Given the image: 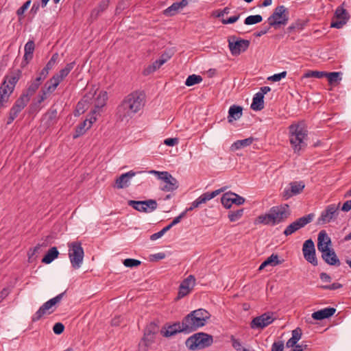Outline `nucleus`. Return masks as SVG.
Masks as SVG:
<instances>
[{
  "mask_svg": "<svg viewBox=\"0 0 351 351\" xmlns=\"http://www.w3.org/2000/svg\"><path fill=\"white\" fill-rule=\"evenodd\" d=\"M290 215L287 204L271 207L266 214L259 215L254 221V224L275 226L285 221Z\"/></svg>",
  "mask_w": 351,
  "mask_h": 351,
  "instance_id": "f257e3e1",
  "label": "nucleus"
},
{
  "mask_svg": "<svg viewBox=\"0 0 351 351\" xmlns=\"http://www.w3.org/2000/svg\"><path fill=\"white\" fill-rule=\"evenodd\" d=\"M307 135V130L301 123L291 124L289 127V142L295 153L306 147Z\"/></svg>",
  "mask_w": 351,
  "mask_h": 351,
  "instance_id": "f03ea898",
  "label": "nucleus"
},
{
  "mask_svg": "<svg viewBox=\"0 0 351 351\" xmlns=\"http://www.w3.org/2000/svg\"><path fill=\"white\" fill-rule=\"evenodd\" d=\"M213 337L204 332H198L189 337L185 343L186 346L191 350H201L212 345Z\"/></svg>",
  "mask_w": 351,
  "mask_h": 351,
  "instance_id": "7ed1b4c3",
  "label": "nucleus"
},
{
  "mask_svg": "<svg viewBox=\"0 0 351 351\" xmlns=\"http://www.w3.org/2000/svg\"><path fill=\"white\" fill-rule=\"evenodd\" d=\"M64 293L65 291L45 302L34 314L32 317V321L36 322L40 320L45 315H49L54 312L56 308V305L61 301Z\"/></svg>",
  "mask_w": 351,
  "mask_h": 351,
  "instance_id": "20e7f679",
  "label": "nucleus"
},
{
  "mask_svg": "<svg viewBox=\"0 0 351 351\" xmlns=\"http://www.w3.org/2000/svg\"><path fill=\"white\" fill-rule=\"evenodd\" d=\"M69 257L71 264L74 269H79L84 258V250L80 241H73L68 243Z\"/></svg>",
  "mask_w": 351,
  "mask_h": 351,
  "instance_id": "39448f33",
  "label": "nucleus"
},
{
  "mask_svg": "<svg viewBox=\"0 0 351 351\" xmlns=\"http://www.w3.org/2000/svg\"><path fill=\"white\" fill-rule=\"evenodd\" d=\"M158 331V326L154 323H150L145 330L144 336L139 343V351H148L152 345L154 343L156 335Z\"/></svg>",
  "mask_w": 351,
  "mask_h": 351,
  "instance_id": "423d86ee",
  "label": "nucleus"
},
{
  "mask_svg": "<svg viewBox=\"0 0 351 351\" xmlns=\"http://www.w3.org/2000/svg\"><path fill=\"white\" fill-rule=\"evenodd\" d=\"M149 173L156 176L159 180L163 182V184L161 186L162 191L167 192L173 191L178 187L177 180L169 172L152 170Z\"/></svg>",
  "mask_w": 351,
  "mask_h": 351,
  "instance_id": "0eeeda50",
  "label": "nucleus"
},
{
  "mask_svg": "<svg viewBox=\"0 0 351 351\" xmlns=\"http://www.w3.org/2000/svg\"><path fill=\"white\" fill-rule=\"evenodd\" d=\"M132 114V94L125 96L117 108L116 115L121 121H128Z\"/></svg>",
  "mask_w": 351,
  "mask_h": 351,
  "instance_id": "6e6552de",
  "label": "nucleus"
},
{
  "mask_svg": "<svg viewBox=\"0 0 351 351\" xmlns=\"http://www.w3.org/2000/svg\"><path fill=\"white\" fill-rule=\"evenodd\" d=\"M289 12L284 5L276 7L273 14L268 18L269 26L286 25L289 19Z\"/></svg>",
  "mask_w": 351,
  "mask_h": 351,
  "instance_id": "1a4fd4ad",
  "label": "nucleus"
},
{
  "mask_svg": "<svg viewBox=\"0 0 351 351\" xmlns=\"http://www.w3.org/2000/svg\"><path fill=\"white\" fill-rule=\"evenodd\" d=\"M314 217V215L313 213L308 214L307 215L303 216L302 217L298 218L291 223H290L284 230V234L285 236H289L298 230L304 228L308 223H311L313 221Z\"/></svg>",
  "mask_w": 351,
  "mask_h": 351,
  "instance_id": "9d476101",
  "label": "nucleus"
},
{
  "mask_svg": "<svg viewBox=\"0 0 351 351\" xmlns=\"http://www.w3.org/2000/svg\"><path fill=\"white\" fill-rule=\"evenodd\" d=\"M340 203L338 204H330L326 206L323 210L318 218V223L320 224H325L330 223L331 221L335 220L339 213Z\"/></svg>",
  "mask_w": 351,
  "mask_h": 351,
  "instance_id": "9b49d317",
  "label": "nucleus"
},
{
  "mask_svg": "<svg viewBox=\"0 0 351 351\" xmlns=\"http://www.w3.org/2000/svg\"><path fill=\"white\" fill-rule=\"evenodd\" d=\"M21 77V71L19 69L11 73L10 74L5 76L3 82L0 86V88H3L5 92H7V93L11 95Z\"/></svg>",
  "mask_w": 351,
  "mask_h": 351,
  "instance_id": "f8f14e48",
  "label": "nucleus"
},
{
  "mask_svg": "<svg viewBox=\"0 0 351 351\" xmlns=\"http://www.w3.org/2000/svg\"><path fill=\"white\" fill-rule=\"evenodd\" d=\"M186 334L192 332L200 327L205 326L202 319L195 315H191V312L182 320Z\"/></svg>",
  "mask_w": 351,
  "mask_h": 351,
  "instance_id": "ddd939ff",
  "label": "nucleus"
},
{
  "mask_svg": "<svg viewBox=\"0 0 351 351\" xmlns=\"http://www.w3.org/2000/svg\"><path fill=\"white\" fill-rule=\"evenodd\" d=\"M182 322H176L171 324H165L160 330V334L165 337H171L178 333H186Z\"/></svg>",
  "mask_w": 351,
  "mask_h": 351,
  "instance_id": "4468645a",
  "label": "nucleus"
},
{
  "mask_svg": "<svg viewBox=\"0 0 351 351\" xmlns=\"http://www.w3.org/2000/svg\"><path fill=\"white\" fill-rule=\"evenodd\" d=\"M250 43L248 40L239 39L234 40V38H232V40L228 39V47L233 56H239L245 51L248 49Z\"/></svg>",
  "mask_w": 351,
  "mask_h": 351,
  "instance_id": "2eb2a0df",
  "label": "nucleus"
},
{
  "mask_svg": "<svg viewBox=\"0 0 351 351\" xmlns=\"http://www.w3.org/2000/svg\"><path fill=\"white\" fill-rule=\"evenodd\" d=\"M274 321L273 313H265L252 319L250 326L253 329H263Z\"/></svg>",
  "mask_w": 351,
  "mask_h": 351,
  "instance_id": "dca6fc26",
  "label": "nucleus"
},
{
  "mask_svg": "<svg viewBox=\"0 0 351 351\" xmlns=\"http://www.w3.org/2000/svg\"><path fill=\"white\" fill-rule=\"evenodd\" d=\"M302 252L304 258L308 262L314 266L317 265V260L315 256V245L311 239H308L304 243Z\"/></svg>",
  "mask_w": 351,
  "mask_h": 351,
  "instance_id": "f3484780",
  "label": "nucleus"
},
{
  "mask_svg": "<svg viewBox=\"0 0 351 351\" xmlns=\"http://www.w3.org/2000/svg\"><path fill=\"white\" fill-rule=\"evenodd\" d=\"M221 202L225 208H230L233 204L242 205L245 202V199L236 193L228 192L222 195Z\"/></svg>",
  "mask_w": 351,
  "mask_h": 351,
  "instance_id": "a211bd4d",
  "label": "nucleus"
},
{
  "mask_svg": "<svg viewBox=\"0 0 351 351\" xmlns=\"http://www.w3.org/2000/svg\"><path fill=\"white\" fill-rule=\"evenodd\" d=\"M157 202L154 199L133 201V208L140 212L151 213L156 209Z\"/></svg>",
  "mask_w": 351,
  "mask_h": 351,
  "instance_id": "6ab92c4d",
  "label": "nucleus"
},
{
  "mask_svg": "<svg viewBox=\"0 0 351 351\" xmlns=\"http://www.w3.org/2000/svg\"><path fill=\"white\" fill-rule=\"evenodd\" d=\"M195 285V278L193 275L189 276L184 279L179 287L178 298H182L188 295Z\"/></svg>",
  "mask_w": 351,
  "mask_h": 351,
  "instance_id": "aec40b11",
  "label": "nucleus"
},
{
  "mask_svg": "<svg viewBox=\"0 0 351 351\" xmlns=\"http://www.w3.org/2000/svg\"><path fill=\"white\" fill-rule=\"evenodd\" d=\"M75 62H71L66 65V66L61 69L58 73L54 75L49 80L56 88L60 83L69 75L71 71L73 69Z\"/></svg>",
  "mask_w": 351,
  "mask_h": 351,
  "instance_id": "412c9836",
  "label": "nucleus"
},
{
  "mask_svg": "<svg viewBox=\"0 0 351 351\" xmlns=\"http://www.w3.org/2000/svg\"><path fill=\"white\" fill-rule=\"evenodd\" d=\"M146 103V95L143 90L133 93V113L143 109Z\"/></svg>",
  "mask_w": 351,
  "mask_h": 351,
  "instance_id": "4be33fe9",
  "label": "nucleus"
},
{
  "mask_svg": "<svg viewBox=\"0 0 351 351\" xmlns=\"http://www.w3.org/2000/svg\"><path fill=\"white\" fill-rule=\"evenodd\" d=\"M331 245L330 238L328 237L325 230H322L318 234L317 238V249L321 252H326L330 250Z\"/></svg>",
  "mask_w": 351,
  "mask_h": 351,
  "instance_id": "5701e85b",
  "label": "nucleus"
},
{
  "mask_svg": "<svg viewBox=\"0 0 351 351\" xmlns=\"http://www.w3.org/2000/svg\"><path fill=\"white\" fill-rule=\"evenodd\" d=\"M304 188V184L303 182H293L290 184V187L288 189H285L282 193V197L285 199H288L293 195H296L300 193L303 189Z\"/></svg>",
  "mask_w": 351,
  "mask_h": 351,
  "instance_id": "b1692460",
  "label": "nucleus"
},
{
  "mask_svg": "<svg viewBox=\"0 0 351 351\" xmlns=\"http://www.w3.org/2000/svg\"><path fill=\"white\" fill-rule=\"evenodd\" d=\"M57 88L49 80L45 84L38 95V104H41L47 99L49 95L53 93Z\"/></svg>",
  "mask_w": 351,
  "mask_h": 351,
  "instance_id": "393cba45",
  "label": "nucleus"
},
{
  "mask_svg": "<svg viewBox=\"0 0 351 351\" xmlns=\"http://www.w3.org/2000/svg\"><path fill=\"white\" fill-rule=\"evenodd\" d=\"M35 49V44L33 40H29L25 45V53L23 60L21 62V67H25L33 58V53Z\"/></svg>",
  "mask_w": 351,
  "mask_h": 351,
  "instance_id": "a878e982",
  "label": "nucleus"
},
{
  "mask_svg": "<svg viewBox=\"0 0 351 351\" xmlns=\"http://www.w3.org/2000/svg\"><path fill=\"white\" fill-rule=\"evenodd\" d=\"M29 101V100L27 96L23 95L21 94V95L19 99H16L14 104L10 109V112H12L13 115L18 116L21 110L27 106Z\"/></svg>",
  "mask_w": 351,
  "mask_h": 351,
  "instance_id": "bb28decb",
  "label": "nucleus"
},
{
  "mask_svg": "<svg viewBox=\"0 0 351 351\" xmlns=\"http://www.w3.org/2000/svg\"><path fill=\"white\" fill-rule=\"evenodd\" d=\"M108 100V93L105 90L99 92V95L95 99V107L93 109V113L100 114L101 108L106 106Z\"/></svg>",
  "mask_w": 351,
  "mask_h": 351,
  "instance_id": "cd10ccee",
  "label": "nucleus"
},
{
  "mask_svg": "<svg viewBox=\"0 0 351 351\" xmlns=\"http://www.w3.org/2000/svg\"><path fill=\"white\" fill-rule=\"evenodd\" d=\"M336 309L332 307H328L312 313V317L315 320H322L332 316Z\"/></svg>",
  "mask_w": 351,
  "mask_h": 351,
  "instance_id": "c85d7f7f",
  "label": "nucleus"
},
{
  "mask_svg": "<svg viewBox=\"0 0 351 351\" xmlns=\"http://www.w3.org/2000/svg\"><path fill=\"white\" fill-rule=\"evenodd\" d=\"M322 257L330 265L339 266L341 263L333 249L322 252Z\"/></svg>",
  "mask_w": 351,
  "mask_h": 351,
  "instance_id": "c756f323",
  "label": "nucleus"
},
{
  "mask_svg": "<svg viewBox=\"0 0 351 351\" xmlns=\"http://www.w3.org/2000/svg\"><path fill=\"white\" fill-rule=\"evenodd\" d=\"M131 179L132 171H130L117 178L114 186L117 189L126 188L130 186Z\"/></svg>",
  "mask_w": 351,
  "mask_h": 351,
  "instance_id": "7c9ffc66",
  "label": "nucleus"
},
{
  "mask_svg": "<svg viewBox=\"0 0 351 351\" xmlns=\"http://www.w3.org/2000/svg\"><path fill=\"white\" fill-rule=\"evenodd\" d=\"M41 82L39 80L34 79L29 82H28L27 87L26 90L22 93L23 95L27 96V97L30 99V97L34 95V93L37 91L40 86L41 85Z\"/></svg>",
  "mask_w": 351,
  "mask_h": 351,
  "instance_id": "2f4dec72",
  "label": "nucleus"
},
{
  "mask_svg": "<svg viewBox=\"0 0 351 351\" xmlns=\"http://www.w3.org/2000/svg\"><path fill=\"white\" fill-rule=\"evenodd\" d=\"M95 93H96L95 92L94 94L90 93L86 95L83 97V99L77 103L76 106L75 114L80 115L85 112V110L87 108V106L89 103V101L91 99L92 97H93Z\"/></svg>",
  "mask_w": 351,
  "mask_h": 351,
  "instance_id": "473e14b6",
  "label": "nucleus"
},
{
  "mask_svg": "<svg viewBox=\"0 0 351 351\" xmlns=\"http://www.w3.org/2000/svg\"><path fill=\"white\" fill-rule=\"evenodd\" d=\"M224 188H221L220 189L215 190L211 193H204L196 199L199 202V206H201L202 204H205L207 201L219 195L221 192L224 191Z\"/></svg>",
  "mask_w": 351,
  "mask_h": 351,
  "instance_id": "72a5a7b5",
  "label": "nucleus"
},
{
  "mask_svg": "<svg viewBox=\"0 0 351 351\" xmlns=\"http://www.w3.org/2000/svg\"><path fill=\"white\" fill-rule=\"evenodd\" d=\"M243 108L239 106H232L228 111V122L231 123L233 120H237L242 116Z\"/></svg>",
  "mask_w": 351,
  "mask_h": 351,
  "instance_id": "f704fd0d",
  "label": "nucleus"
},
{
  "mask_svg": "<svg viewBox=\"0 0 351 351\" xmlns=\"http://www.w3.org/2000/svg\"><path fill=\"white\" fill-rule=\"evenodd\" d=\"M264 97L262 93H256L253 97L251 108L254 110H261L264 108Z\"/></svg>",
  "mask_w": 351,
  "mask_h": 351,
  "instance_id": "c9c22d12",
  "label": "nucleus"
},
{
  "mask_svg": "<svg viewBox=\"0 0 351 351\" xmlns=\"http://www.w3.org/2000/svg\"><path fill=\"white\" fill-rule=\"evenodd\" d=\"M278 255L276 254H272L270 256H269L264 262L261 263L259 267V270H262L265 267L268 265H271L272 267L276 266L282 263L281 261L278 259Z\"/></svg>",
  "mask_w": 351,
  "mask_h": 351,
  "instance_id": "e433bc0d",
  "label": "nucleus"
},
{
  "mask_svg": "<svg viewBox=\"0 0 351 351\" xmlns=\"http://www.w3.org/2000/svg\"><path fill=\"white\" fill-rule=\"evenodd\" d=\"M58 254L59 252L57 247H53L49 249L46 255L43 258L42 262L45 264H49L58 256Z\"/></svg>",
  "mask_w": 351,
  "mask_h": 351,
  "instance_id": "4c0bfd02",
  "label": "nucleus"
},
{
  "mask_svg": "<svg viewBox=\"0 0 351 351\" xmlns=\"http://www.w3.org/2000/svg\"><path fill=\"white\" fill-rule=\"evenodd\" d=\"M253 141H254V138L252 137H250V138L243 139V140L237 141L231 145V149L232 151H235V150L247 147V146L250 145L253 143Z\"/></svg>",
  "mask_w": 351,
  "mask_h": 351,
  "instance_id": "58836bf2",
  "label": "nucleus"
},
{
  "mask_svg": "<svg viewBox=\"0 0 351 351\" xmlns=\"http://www.w3.org/2000/svg\"><path fill=\"white\" fill-rule=\"evenodd\" d=\"M191 315H195L202 319V322L206 324L207 320L210 318V313L203 308L197 309L191 312Z\"/></svg>",
  "mask_w": 351,
  "mask_h": 351,
  "instance_id": "ea45409f",
  "label": "nucleus"
},
{
  "mask_svg": "<svg viewBox=\"0 0 351 351\" xmlns=\"http://www.w3.org/2000/svg\"><path fill=\"white\" fill-rule=\"evenodd\" d=\"M162 64H164L163 60H156L155 62H153L152 65H149L144 70V75H149L154 72L155 71L158 69Z\"/></svg>",
  "mask_w": 351,
  "mask_h": 351,
  "instance_id": "a19ab883",
  "label": "nucleus"
},
{
  "mask_svg": "<svg viewBox=\"0 0 351 351\" xmlns=\"http://www.w3.org/2000/svg\"><path fill=\"white\" fill-rule=\"evenodd\" d=\"M202 81V77L200 75L193 74L189 75L186 81L185 85L187 86H191L195 84H199Z\"/></svg>",
  "mask_w": 351,
  "mask_h": 351,
  "instance_id": "79ce46f5",
  "label": "nucleus"
},
{
  "mask_svg": "<svg viewBox=\"0 0 351 351\" xmlns=\"http://www.w3.org/2000/svg\"><path fill=\"white\" fill-rule=\"evenodd\" d=\"M180 10L178 2L173 3L171 6L168 7L163 11V14L166 16H172L177 14Z\"/></svg>",
  "mask_w": 351,
  "mask_h": 351,
  "instance_id": "37998d69",
  "label": "nucleus"
},
{
  "mask_svg": "<svg viewBox=\"0 0 351 351\" xmlns=\"http://www.w3.org/2000/svg\"><path fill=\"white\" fill-rule=\"evenodd\" d=\"M88 120L84 121L82 123L77 126L75 133L73 134V138H77L81 135L84 134L87 129Z\"/></svg>",
  "mask_w": 351,
  "mask_h": 351,
  "instance_id": "c03bdc74",
  "label": "nucleus"
},
{
  "mask_svg": "<svg viewBox=\"0 0 351 351\" xmlns=\"http://www.w3.org/2000/svg\"><path fill=\"white\" fill-rule=\"evenodd\" d=\"M336 19L348 21L349 19L348 13L346 10L341 7H338L335 11Z\"/></svg>",
  "mask_w": 351,
  "mask_h": 351,
  "instance_id": "a18cd8bd",
  "label": "nucleus"
},
{
  "mask_svg": "<svg viewBox=\"0 0 351 351\" xmlns=\"http://www.w3.org/2000/svg\"><path fill=\"white\" fill-rule=\"evenodd\" d=\"M243 208H241V209H239L236 211H230L229 213H228V219L230 221L233 222V221H237L238 220H239L243 215Z\"/></svg>",
  "mask_w": 351,
  "mask_h": 351,
  "instance_id": "49530a36",
  "label": "nucleus"
},
{
  "mask_svg": "<svg viewBox=\"0 0 351 351\" xmlns=\"http://www.w3.org/2000/svg\"><path fill=\"white\" fill-rule=\"evenodd\" d=\"M262 20H263V18L259 14L251 15V16H247L245 19L244 23L245 25H254V24L258 23L261 22Z\"/></svg>",
  "mask_w": 351,
  "mask_h": 351,
  "instance_id": "de8ad7c7",
  "label": "nucleus"
},
{
  "mask_svg": "<svg viewBox=\"0 0 351 351\" xmlns=\"http://www.w3.org/2000/svg\"><path fill=\"white\" fill-rule=\"evenodd\" d=\"M230 340L232 342V347L237 350V351H250L248 349H246L243 347L241 342L239 340L234 338V336H231Z\"/></svg>",
  "mask_w": 351,
  "mask_h": 351,
  "instance_id": "09e8293b",
  "label": "nucleus"
},
{
  "mask_svg": "<svg viewBox=\"0 0 351 351\" xmlns=\"http://www.w3.org/2000/svg\"><path fill=\"white\" fill-rule=\"evenodd\" d=\"M326 75V73L324 71H309L306 73H305V77H315V78H322Z\"/></svg>",
  "mask_w": 351,
  "mask_h": 351,
  "instance_id": "8fccbe9b",
  "label": "nucleus"
},
{
  "mask_svg": "<svg viewBox=\"0 0 351 351\" xmlns=\"http://www.w3.org/2000/svg\"><path fill=\"white\" fill-rule=\"evenodd\" d=\"M340 74L341 73L339 72H331L326 73V75L325 76L327 77L329 84H332L341 80L339 77Z\"/></svg>",
  "mask_w": 351,
  "mask_h": 351,
  "instance_id": "3c124183",
  "label": "nucleus"
},
{
  "mask_svg": "<svg viewBox=\"0 0 351 351\" xmlns=\"http://www.w3.org/2000/svg\"><path fill=\"white\" fill-rule=\"evenodd\" d=\"M56 118L57 110L56 109H51L45 114V119H47L49 123H53Z\"/></svg>",
  "mask_w": 351,
  "mask_h": 351,
  "instance_id": "603ef678",
  "label": "nucleus"
},
{
  "mask_svg": "<svg viewBox=\"0 0 351 351\" xmlns=\"http://www.w3.org/2000/svg\"><path fill=\"white\" fill-rule=\"evenodd\" d=\"M58 58V54L57 53L53 54L51 59L47 63L44 69L49 73V71L54 66Z\"/></svg>",
  "mask_w": 351,
  "mask_h": 351,
  "instance_id": "864d4df0",
  "label": "nucleus"
},
{
  "mask_svg": "<svg viewBox=\"0 0 351 351\" xmlns=\"http://www.w3.org/2000/svg\"><path fill=\"white\" fill-rule=\"evenodd\" d=\"M12 287H7L0 291V303L2 302L12 292Z\"/></svg>",
  "mask_w": 351,
  "mask_h": 351,
  "instance_id": "5fc2aeb1",
  "label": "nucleus"
},
{
  "mask_svg": "<svg viewBox=\"0 0 351 351\" xmlns=\"http://www.w3.org/2000/svg\"><path fill=\"white\" fill-rule=\"evenodd\" d=\"M285 344L282 341H275L271 346V351H283Z\"/></svg>",
  "mask_w": 351,
  "mask_h": 351,
  "instance_id": "6e6d98bb",
  "label": "nucleus"
},
{
  "mask_svg": "<svg viewBox=\"0 0 351 351\" xmlns=\"http://www.w3.org/2000/svg\"><path fill=\"white\" fill-rule=\"evenodd\" d=\"M10 95L5 92L3 88H0V108L3 106V104L7 102Z\"/></svg>",
  "mask_w": 351,
  "mask_h": 351,
  "instance_id": "4d7b16f0",
  "label": "nucleus"
},
{
  "mask_svg": "<svg viewBox=\"0 0 351 351\" xmlns=\"http://www.w3.org/2000/svg\"><path fill=\"white\" fill-rule=\"evenodd\" d=\"M31 3V1L28 0L27 1L21 8H19L17 11L16 14L19 16H23L25 12L27 10V9L29 8V5Z\"/></svg>",
  "mask_w": 351,
  "mask_h": 351,
  "instance_id": "13d9d810",
  "label": "nucleus"
},
{
  "mask_svg": "<svg viewBox=\"0 0 351 351\" xmlns=\"http://www.w3.org/2000/svg\"><path fill=\"white\" fill-rule=\"evenodd\" d=\"M287 75V72L283 71L278 74H274V75L269 77L268 80H271L273 82L280 81L281 79L285 78Z\"/></svg>",
  "mask_w": 351,
  "mask_h": 351,
  "instance_id": "bf43d9fd",
  "label": "nucleus"
},
{
  "mask_svg": "<svg viewBox=\"0 0 351 351\" xmlns=\"http://www.w3.org/2000/svg\"><path fill=\"white\" fill-rule=\"evenodd\" d=\"M98 113H93V110H92L90 112V117L89 119H87L88 120V126L87 129L90 128L93 123H95L97 121V115H98Z\"/></svg>",
  "mask_w": 351,
  "mask_h": 351,
  "instance_id": "052dcab7",
  "label": "nucleus"
},
{
  "mask_svg": "<svg viewBox=\"0 0 351 351\" xmlns=\"http://www.w3.org/2000/svg\"><path fill=\"white\" fill-rule=\"evenodd\" d=\"M64 330V326L62 323H56L54 324L53 327V330L55 334L56 335H60L63 332Z\"/></svg>",
  "mask_w": 351,
  "mask_h": 351,
  "instance_id": "680f3d73",
  "label": "nucleus"
},
{
  "mask_svg": "<svg viewBox=\"0 0 351 351\" xmlns=\"http://www.w3.org/2000/svg\"><path fill=\"white\" fill-rule=\"evenodd\" d=\"M178 143H179V140L178 138H166L164 141V144H165L167 146H171V147L176 145Z\"/></svg>",
  "mask_w": 351,
  "mask_h": 351,
  "instance_id": "e2e57ef3",
  "label": "nucleus"
},
{
  "mask_svg": "<svg viewBox=\"0 0 351 351\" xmlns=\"http://www.w3.org/2000/svg\"><path fill=\"white\" fill-rule=\"evenodd\" d=\"M347 23V21H343V20H339V19H336V21H334L331 23V27H335V28H337V29H340L346 23Z\"/></svg>",
  "mask_w": 351,
  "mask_h": 351,
  "instance_id": "0e129e2a",
  "label": "nucleus"
},
{
  "mask_svg": "<svg viewBox=\"0 0 351 351\" xmlns=\"http://www.w3.org/2000/svg\"><path fill=\"white\" fill-rule=\"evenodd\" d=\"M48 72L43 68L38 73V76L35 78L39 80L41 83L45 80L48 75Z\"/></svg>",
  "mask_w": 351,
  "mask_h": 351,
  "instance_id": "69168bd1",
  "label": "nucleus"
},
{
  "mask_svg": "<svg viewBox=\"0 0 351 351\" xmlns=\"http://www.w3.org/2000/svg\"><path fill=\"white\" fill-rule=\"evenodd\" d=\"M342 287V285L337 282H334L330 285H324L322 286L321 288L324 289H328V290H335L337 289H339Z\"/></svg>",
  "mask_w": 351,
  "mask_h": 351,
  "instance_id": "338daca9",
  "label": "nucleus"
},
{
  "mask_svg": "<svg viewBox=\"0 0 351 351\" xmlns=\"http://www.w3.org/2000/svg\"><path fill=\"white\" fill-rule=\"evenodd\" d=\"M239 19V15L232 16L228 19H222L221 22L223 24L233 23H235L236 21H237Z\"/></svg>",
  "mask_w": 351,
  "mask_h": 351,
  "instance_id": "774afa93",
  "label": "nucleus"
}]
</instances>
